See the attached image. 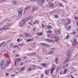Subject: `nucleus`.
<instances>
[{
	"label": "nucleus",
	"instance_id": "bf43d9fd",
	"mask_svg": "<svg viewBox=\"0 0 78 78\" xmlns=\"http://www.w3.org/2000/svg\"><path fill=\"white\" fill-rule=\"evenodd\" d=\"M3 28H0V31H2L3 30Z\"/></svg>",
	"mask_w": 78,
	"mask_h": 78
},
{
	"label": "nucleus",
	"instance_id": "338daca9",
	"mask_svg": "<svg viewBox=\"0 0 78 78\" xmlns=\"http://www.w3.org/2000/svg\"><path fill=\"white\" fill-rule=\"evenodd\" d=\"M67 66H68V64H66V67H67Z\"/></svg>",
	"mask_w": 78,
	"mask_h": 78
},
{
	"label": "nucleus",
	"instance_id": "c756f323",
	"mask_svg": "<svg viewBox=\"0 0 78 78\" xmlns=\"http://www.w3.org/2000/svg\"><path fill=\"white\" fill-rule=\"evenodd\" d=\"M31 54L32 55V56H36V53L35 52H32L31 53Z\"/></svg>",
	"mask_w": 78,
	"mask_h": 78
},
{
	"label": "nucleus",
	"instance_id": "9b49d317",
	"mask_svg": "<svg viewBox=\"0 0 78 78\" xmlns=\"http://www.w3.org/2000/svg\"><path fill=\"white\" fill-rule=\"evenodd\" d=\"M70 23H71V20H69L68 21V22L65 24V26H67L70 24Z\"/></svg>",
	"mask_w": 78,
	"mask_h": 78
},
{
	"label": "nucleus",
	"instance_id": "6e6552de",
	"mask_svg": "<svg viewBox=\"0 0 78 78\" xmlns=\"http://www.w3.org/2000/svg\"><path fill=\"white\" fill-rule=\"evenodd\" d=\"M54 53V51H48L47 53H46V55H51Z\"/></svg>",
	"mask_w": 78,
	"mask_h": 78
},
{
	"label": "nucleus",
	"instance_id": "2eb2a0df",
	"mask_svg": "<svg viewBox=\"0 0 78 78\" xmlns=\"http://www.w3.org/2000/svg\"><path fill=\"white\" fill-rule=\"evenodd\" d=\"M55 61L56 64H59V62H58V59L57 58H55Z\"/></svg>",
	"mask_w": 78,
	"mask_h": 78
},
{
	"label": "nucleus",
	"instance_id": "f704fd0d",
	"mask_svg": "<svg viewBox=\"0 0 78 78\" xmlns=\"http://www.w3.org/2000/svg\"><path fill=\"white\" fill-rule=\"evenodd\" d=\"M25 67H23L21 68L20 70L21 71L25 70Z\"/></svg>",
	"mask_w": 78,
	"mask_h": 78
},
{
	"label": "nucleus",
	"instance_id": "ddd939ff",
	"mask_svg": "<svg viewBox=\"0 0 78 78\" xmlns=\"http://www.w3.org/2000/svg\"><path fill=\"white\" fill-rule=\"evenodd\" d=\"M49 5L51 8H53L55 7V5L54 4H50V2H49Z\"/></svg>",
	"mask_w": 78,
	"mask_h": 78
},
{
	"label": "nucleus",
	"instance_id": "c9c22d12",
	"mask_svg": "<svg viewBox=\"0 0 78 78\" xmlns=\"http://www.w3.org/2000/svg\"><path fill=\"white\" fill-rule=\"evenodd\" d=\"M45 41L48 42H50V40L48 39H45Z\"/></svg>",
	"mask_w": 78,
	"mask_h": 78
},
{
	"label": "nucleus",
	"instance_id": "0e129e2a",
	"mask_svg": "<svg viewBox=\"0 0 78 78\" xmlns=\"http://www.w3.org/2000/svg\"><path fill=\"white\" fill-rule=\"evenodd\" d=\"M34 23V24L35 25H36V22H34V23Z\"/></svg>",
	"mask_w": 78,
	"mask_h": 78
},
{
	"label": "nucleus",
	"instance_id": "2f4dec72",
	"mask_svg": "<svg viewBox=\"0 0 78 78\" xmlns=\"http://www.w3.org/2000/svg\"><path fill=\"white\" fill-rule=\"evenodd\" d=\"M78 44V43H73L72 45L73 46H76V45Z\"/></svg>",
	"mask_w": 78,
	"mask_h": 78
},
{
	"label": "nucleus",
	"instance_id": "69168bd1",
	"mask_svg": "<svg viewBox=\"0 0 78 78\" xmlns=\"http://www.w3.org/2000/svg\"><path fill=\"white\" fill-rule=\"evenodd\" d=\"M11 24H10L8 25H7V27H8V26H11Z\"/></svg>",
	"mask_w": 78,
	"mask_h": 78
},
{
	"label": "nucleus",
	"instance_id": "6ab92c4d",
	"mask_svg": "<svg viewBox=\"0 0 78 78\" xmlns=\"http://www.w3.org/2000/svg\"><path fill=\"white\" fill-rule=\"evenodd\" d=\"M19 72V70L17 69H14V72L16 73H18V72Z\"/></svg>",
	"mask_w": 78,
	"mask_h": 78
},
{
	"label": "nucleus",
	"instance_id": "58836bf2",
	"mask_svg": "<svg viewBox=\"0 0 78 78\" xmlns=\"http://www.w3.org/2000/svg\"><path fill=\"white\" fill-rule=\"evenodd\" d=\"M48 33H52V31L50 30H49L48 31Z\"/></svg>",
	"mask_w": 78,
	"mask_h": 78
},
{
	"label": "nucleus",
	"instance_id": "de8ad7c7",
	"mask_svg": "<svg viewBox=\"0 0 78 78\" xmlns=\"http://www.w3.org/2000/svg\"><path fill=\"white\" fill-rule=\"evenodd\" d=\"M28 23L30 24V25H31V26H34L33 24V23H32L29 22Z\"/></svg>",
	"mask_w": 78,
	"mask_h": 78
},
{
	"label": "nucleus",
	"instance_id": "412c9836",
	"mask_svg": "<svg viewBox=\"0 0 78 78\" xmlns=\"http://www.w3.org/2000/svg\"><path fill=\"white\" fill-rule=\"evenodd\" d=\"M12 3L14 4V5H17V2L15 1H12Z\"/></svg>",
	"mask_w": 78,
	"mask_h": 78
},
{
	"label": "nucleus",
	"instance_id": "e433bc0d",
	"mask_svg": "<svg viewBox=\"0 0 78 78\" xmlns=\"http://www.w3.org/2000/svg\"><path fill=\"white\" fill-rule=\"evenodd\" d=\"M47 35L48 36V37H51V36H53V34H51L50 35H48V34Z\"/></svg>",
	"mask_w": 78,
	"mask_h": 78
},
{
	"label": "nucleus",
	"instance_id": "dca6fc26",
	"mask_svg": "<svg viewBox=\"0 0 78 78\" xmlns=\"http://www.w3.org/2000/svg\"><path fill=\"white\" fill-rule=\"evenodd\" d=\"M33 40V38H32L30 39H27V42H31V41H32Z\"/></svg>",
	"mask_w": 78,
	"mask_h": 78
},
{
	"label": "nucleus",
	"instance_id": "8fccbe9b",
	"mask_svg": "<svg viewBox=\"0 0 78 78\" xmlns=\"http://www.w3.org/2000/svg\"><path fill=\"white\" fill-rule=\"evenodd\" d=\"M59 69H60V67H58L57 69V71H59Z\"/></svg>",
	"mask_w": 78,
	"mask_h": 78
},
{
	"label": "nucleus",
	"instance_id": "1a4fd4ad",
	"mask_svg": "<svg viewBox=\"0 0 78 78\" xmlns=\"http://www.w3.org/2000/svg\"><path fill=\"white\" fill-rule=\"evenodd\" d=\"M71 53V51L69 50L67 53V56H69V57H70V53Z\"/></svg>",
	"mask_w": 78,
	"mask_h": 78
},
{
	"label": "nucleus",
	"instance_id": "0eeeda50",
	"mask_svg": "<svg viewBox=\"0 0 78 78\" xmlns=\"http://www.w3.org/2000/svg\"><path fill=\"white\" fill-rule=\"evenodd\" d=\"M60 29H57L55 30V34H58L60 33Z\"/></svg>",
	"mask_w": 78,
	"mask_h": 78
},
{
	"label": "nucleus",
	"instance_id": "774afa93",
	"mask_svg": "<svg viewBox=\"0 0 78 78\" xmlns=\"http://www.w3.org/2000/svg\"><path fill=\"white\" fill-rule=\"evenodd\" d=\"M44 76V75H42V76H41V78H42V77H43V76Z\"/></svg>",
	"mask_w": 78,
	"mask_h": 78
},
{
	"label": "nucleus",
	"instance_id": "c85d7f7f",
	"mask_svg": "<svg viewBox=\"0 0 78 78\" xmlns=\"http://www.w3.org/2000/svg\"><path fill=\"white\" fill-rule=\"evenodd\" d=\"M33 67H34V69H36V67H37L38 68V69H40L41 68V67H40V66H37L34 65L33 66Z\"/></svg>",
	"mask_w": 78,
	"mask_h": 78
},
{
	"label": "nucleus",
	"instance_id": "37998d69",
	"mask_svg": "<svg viewBox=\"0 0 78 78\" xmlns=\"http://www.w3.org/2000/svg\"><path fill=\"white\" fill-rule=\"evenodd\" d=\"M59 5L60 7H64V6L63 5H62V3H60Z\"/></svg>",
	"mask_w": 78,
	"mask_h": 78
},
{
	"label": "nucleus",
	"instance_id": "9d476101",
	"mask_svg": "<svg viewBox=\"0 0 78 78\" xmlns=\"http://www.w3.org/2000/svg\"><path fill=\"white\" fill-rule=\"evenodd\" d=\"M11 62V61L9 60V61H7L6 62V65H5V66L6 67H7L8 66L7 65H9V64H10Z\"/></svg>",
	"mask_w": 78,
	"mask_h": 78
},
{
	"label": "nucleus",
	"instance_id": "4d7b16f0",
	"mask_svg": "<svg viewBox=\"0 0 78 78\" xmlns=\"http://www.w3.org/2000/svg\"><path fill=\"white\" fill-rule=\"evenodd\" d=\"M14 18H16L17 17V16L16 15H14L13 16Z\"/></svg>",
	"mask_w": 78,
	"mask_h": 78
},
{
	"label": "nucleus",
	"instance_id": "b1692460",
	"mask_svg": "<svg viewBox=\"0 0 78 78\" xmlns=\"http://www.w3.org/2000/svg\"><path fill=\"white\" fill-rule=\"evenodd\" d=\"M47 28L48 29H51L53 28V27L52 26H51L50 25H48L47 26Z\"/></svg>",
	"mask_w": 78,
	"mask_h": 78
},
{
	"label": "nucleus",
	"instance_id": "e2e57ef3",
	"mask_svg": "<svg viewBox=\"0 0 78 78\" xmlns=\"http://www.w3.org/2000/svg\"><path fill=\"white\" fill-rule=\"evenodd\" d=\"M5 75H6V76H8V73H6L5 74Z\"/></svg>",
	"mask_w": 78,
	"mask_h": 78
},
{
	"label": "nucleus",
	"instance_id": "423d86ee",
	"mask_svg": "<svg viewBox=\"0 0 78 78\" xmlns=\"http://www.w3.org/2000/svg\"><path fill=\"white\" fill-rule=\"evenodd\" d=\"M54 37H55L54 41L56 42H59V37L58 36H55Z\"/></svg>",
	"mask_w": 78,
	"mask_h": 78
},
{
	"label": "nucleus",
	"instance_id": "052dcab7",
	"mask_svg": "<svg viewBox=\"0 0 78 78\" xmlns=\"http://www.w3.org/2000/svg\"><path fill=\"white\" fill-rule=\"evenodd\" d=\"M23 64V63L21 62L20 63V66H22Z\"/></svg>",
	"mask_w": 78,
	"mask_h": 78
},
{
	"label": "nucleus",
	"instance_id": "a211bd4d",
	"mask_svg": "<svg viewBox=\"0 0 78 78\" xmlns=\"http://www.w3.org/2000/svg\"><path fill=\"white\" fill-rule=\"evenodd\" d=\"M37 35H38V36H42V35L43 34V33H42V32H40L37 33Z\"/></svg>",
	"mask_w": 78,
	"mask_h": 78
},
{
	"label": "nucleus",
	"instance_id": "4468645a",
	"mask_svg": "<svg viewBox=\"0 0 78 78\" xmlns=\"http://www.w3.org/2000/svg\"><path fill=\"white\" fill-rule=\"evenodd\" d=\"M13 44L12 43L11 44H10V46H11L13 48H17V45H14L13 46Z\"/></svg>",
	"mask_w": 78,
	"mask_h": 78
},
{
	"label": "nucleus",
	"instance_id": "a878e982",
	"mask_svg": "<svg viewBox=\"0 0 78 78\" xmlns=\"http://www.w3.org/2000/svg\"><path fill=\"white\" fill-rule=\"evenodd\" d=\"M54 16L55 18V19H57V18H58V15L56 14L54 15Z\"/></svg>",
	"mask_w": 78,
	"mask_h": 78
},
{
	"label": "nucleus",
	"instance_id": "f8f14e48",
	"mask_svg": "<svg viewBox=\"0 0 78 78\" xmlns=\"http://www.w3.org/2000/svg\"><path fill=\"white\" fill-rule=\"evenodd\" d=\"M69 58H68L66 59V60L64 62V64H66V63H67V62H69Z\"/></svg>",
	"mask_w": 78,
	"mask_h": 78
},
{
	"label": "nucleus",
	"instance_id": "09e8293b",
	"mask_svg": "<svg viewBox=\"0 0 78 78\" xmlns=\"http://www.w3.org/2000/svg\"><path fill=\"white\" fill-rule=\"evenodd\" d=\"M74 19H76V20H78V17H77L76 16H75L74 17Z\"/></svg>",
	"mask_w": 78,
	"mask_h": 78
},
{
	"label": "nucleus",
	"instance_id": "473e14b6",
	"mask_svg": "<svg viewBox=\"0 0 78 78\" xmlns=\"http://www.w3.org/2000/svg\"><path fill=\"white\" fill-rule=\"evenodd\" d=\"M45 3V0H42L41 2V5H42Z\"/></svg>",
	"mask_w": 78,
	"mask_h": 78
},
{
	"label": "nucleus",
	"instance_id": "7ed1b4c3",
	"mask_svg": "<svg viewBox=\"0 0 78 78\" xmlns=\"http://www.w3.org/2000/svg\"><path fill=\"white\" fill-rule=\"evenodd\" d=\"M23 10L22 9H20L19 10L18 12V17L20 18L22 16V12Z\"/></svg>",
	"mask_w": 78,
	"mask_h": 78
},
{
	"label": "nucleus",
	"instance_id": "bb28decb",
	"mask_svg": "<svg viewBox=\"0 0 78 78\" xmlns=\"http://www.w3.org/2000/svg\"><path fill=\"white\" fill-rule=\"evenodd\" d=\"M70 34H71V35H75V34H76V32L74 31L72 33H70Z\"/></svg>",
	"mask_w": 78,
	"mask_h": 78
},
{
	"label": "nucleus",
	"instance_id": "393cba45",
	"mask_svg": "<svg viewBox=\"0 0 78 78\" xmlns=\"http://www.w3.org/2000/svg\"><path fill=\"white\" fill-rule=\"evenodd\" d=\"M30 8V6H28L25 8V10H28Z\"/></svg>",
	"mask_w": 78,
	"mask_h": 78
},
{
	"label": "nucleus",
	"instance_id": "aec40b11",
	"mask_svg": "<svg viewBox=\"0 0 78 78\" xmlns=\"http://www.w3.org/2000/svg\"><path fill=\"white\" fill-rule=\"evenodd\" d=\"M68 71L67 69H65L64 70V74H66L67 72Z\"/></svg>",
	"mask_w": 78,
	"mask_h": 78
},
{
	"label": "nucleus",
	"instance_id": "13d9d810",
	"mask_svg": "<svg viewBox=\"0 0 78 78\" xmlns=\"http://www.w3.org/2000/svg\"><path fill=\"white\" fill-rule=\"evenodd\" d=\"M33 30L34 31H34H36V29L35 28H33Z\"/></svg>",
	"mask_w": 78,
	"mask_h": 78
},
{
	"label": "nucleus",
	"instance_id": "f257e3e1",
	"mask_svg": "<svg viewBox=\"0 0 78 78\" xmlns=\"http://www.w3.org/2000/svg\"><path fill=\"white\" fill-rule=\"evenodd\" d=\"M33 17V16H30L26 20H24L23 21H21V22L20 23V26L22 27H23V25H25V22H26V21L27 20H30V19H31Z\"/></svg>",
	"mask_w": 78,
	"mask_h": 78
},
{
	"label": "nucleus",
	"instance_id": "a19ab883",
	"mask_svg": "<svg viewBox=\"0 0 78 78\" xmlns=\"http://www.w3.org/2000/svg\"><path fill=\"white\" fill-rule=\"evenodd\" d=\"M60 75H62L63 74H64V73H63V71H61L60 72Z\"/></svg>",
	"mask_w": 78,
	"mask_h": 78
},
{
	"label": "nucleus",
	"instance_id": "3c124183",
	"mask_svg": "<svg viewBox=\"0 0 78 78\" xmlns=\"http://www.w3.org/2000/svg\"><path fill=\"white\" fill-rule=\"evenodd\" d=\"M31 2H34V1H35V0H36V1H37L39 2L40 0H30Z\"/></svg>",
	"mask_w": 78,
	"mask_h": 78
},
{
	"label": "nucleus",
	"instance_id": "f03ea898",
	"mask_svg": "<svg viewBox=\"0 0 78 78\" xmlns=\"http://www.w3.org/2000/svg\"><path fill=\"white\" fill-rule=\"evenodd\" d=\"M5 63L4 61H2L1 62V68L2 70H5Z\"/></svg>",
	"mask_w": 78,
	"mask_h": 78
},
{
	"label": "nucleus",
	"instance_id": "7c9ffc66",
	"mask_svg": "<svg viewBox=\"0 0 78 78\" xmlns=\"http://www.w3.org/2000/svg\"><path fill=\"white\" fill-rule=\"evenodd\" d=\"M42 66L43 67H47V63H44L42 64Z\"/></svg>",
	"mask_w": 78,
	"mask_h": 78
},
{
	"label": "nucleus",
	"instance_id": "5fc2aeb1",
	"mask_svg": "<svg viewBox=\"0 0 78 78\" xmlns=\"http://www.w3.org/2000/svg\"><path fill=\"white\" fill-rule=\"evenodd\" d=\"M20 39H19V38H18L17 39V41L19 42V41H20Z\"/></svg>",
	"mask_w": 78,
	"mask_h": 78
},
{
	"label": "nucleus",
	"instance_id": "72a5a7b5",
	"mask_svg": "<svg viewBox=\"0 0 78 78\" xmlns=\"http://www.w3.org/2000/svg\"><path fill=\"white\" fill-rule=\"evenodd\" d=\"M27 71H31L32 70V69H31L30 67H29V68L27 70Z\"/></svg>",
	"mask_w": 78,
	"mask_h": 78
},
{
	"label": "nucleus",
	"instance_id": "a18cd8bd",
	"mask_svg": "<svg viewBox=\"0 0 78 78\" xmlns=\"http://www.w3.org/2000/svg\"><path fill=\"white\" fill-rule=\"evenodd\" d=\"M25 37H28V34H27V33H26L25 34Z\"/></svg>",
	"mask_w": 78,
	"mask_h": 78
},
{
	"label": "nucleus",
	"instance_id": "ea45409f",
	"mask_svg": "<svg viewBox=\"0 0 78 78\" xmlns=\"http://www.w3.org/2000/svg\"><path fill=\"white\" fill-rule=\"evenodd\" d=\"M41 26H42V28H43V29H44V24L43 23H42L41 24Z\"/></svg>",
	"mask_w": 78,
	"mask_h": 78
},
{
	"label": "nucleus",
	"instance_id": "79ce46f5",
	"mask_svg": "<svg viewBox=\"0 0 78 78\" xmlns=\"http://www.w3.org/2000/svg\"><path fill=\"white\" fill-rule=\"evenodd\" d=\"M45 74H46V75H48V73H47V69H46V70H45Z\"/></svg>",
	"mask_w": 78,
	"mask_h": 78
},
{
	"label": "nucleus",
	"instance_id": "39448f33",
	"mask_svg": "<svg viewBox=\"0 0 78 78\" xmlns=\"http://www.w3.org/2000/svg\"><path fill=\"white\" fill-rule=\"evenodd\" d=\"M55 66H53L52 67H51V74H53L54 70H55Z\"/></svg>",
	"mask_w": 78,
	"mask_h": 78
},
{
	"label": "nucleus",
	"instance_id": "f3484780",
	"mask_svg": "<svg viewBox=\"0 0 78 78\" xmlns=\"http://www.w3.org/2000/svg\"><path fill=\"white\" fill-rule=\"evenodd\" d=\"M5 2H7V0H0V3H5Z\"/></svg>",
	"mask_w": 78,
	"mask_h": 78
},
{
	"label": "nucleus",
	"instance_id": "c03bdc74",
	"mask_svg": "<svg viewBox=\"0 0 78 78\" xmlns=\"http://www.w3.org/2000/svg\"><path fill=\"white\" fill-rule=\"evenodd\" d=\"M3 29H4L5 30H8V28L6 27H5L3 28Z\"/></svg>",
	"mask_w": 78,
	"mask_h": 78
},
{
	"label": "nucleus",
	"instance_id": "6e6d98bb",
	"mask_svg": "<svg viewBox=\"0 0 78 78\" xmlns=\"http://www.w3.org/2000/svg\"><path fill=\"white\" fill-rule=\"evenodd\" d=\"M37 58H38V59H40L41 58V57H39V56H37Z\"/></svg>",
	"mask_w": 78,
	"mask_h": 78
},
{
	"label": "nucleus",
	"instance_id": "4c0bfd02",
	"mask_svg": "<svg viewBox=\"0 0 78 78\" xmlns=\"http://www.w3.org/2000/svg\"><path fill=\"white\" fill-rule=\"evenodd\" d=\"M74 43H77L76 42V39L74 38L73 41Z\"/></svg>",
	"mask_w": 78,
	"mask_h": 78
},
{
	"label": "nucleus",
	"instance_id": "5701e85b",
	"mask_svg": "<svg viewBox=\"0 0 78 78\" xmlns=\"http://www.w3.org/2000/svg\"><path fill=\"white\" fill-rule=\"evenodd\" d=\"M35 8H36V7H34L33 9V10L34 11H35V10H36L38 8V7L37 6H36V9Z\"/></svg>",
	"mask_w": 78,
	"mask_h": 78
},
{
	"label": "nucleus",
	"instance_id": "20e7f679",
	"mask_svg": "<svg viewBox=\"0 0 78 78\" xmlns=\"http://www.w3.org/2000/svg\"><path fill=\"white\" fill-rule=\"evenodd\" d=\"M41 45L42 47H50V45L44 43H42L41 44Z\"/></svg>",
	"mask_w": 78,
	"mask_h": 78
},
{
	"label": "nucleus",
	"instance_id": "4be33fe9",
	"mask_svg": "<svg viewBox=\"0 0 78 78\" xmlns=\"http://www.w3.org/2000/svg\"><path fill=\"white\" fill-rule=\"evenodd\" d=\"M5 44V41H3L0 44V48L4 44Z\"/></svg>",
	"mask_w": 78,
	"mask_h": 78
},
{
	"label": "nucleus",
	"instance_id": "603ef678",
	"mask_svg": "<svg viewBox=\"0 0 78 78\" xmlns=\"http://www.w3.org/2000/svg\"><path fill=\"white\" fill-rule=\"evenodd\" d=\"M70 28H71V26H69L68 27V30H70Z\"/></svg>",
	"mask_w": 78,
	"mask_h": 78
},
{
	"label": "nucleus",
	"instance_id": "49530a36",
	"mask_svg": "<svg viewBox=\"0 0 78 78\" xmlns=\"http://www.w3.org/2000/svg\"><path fill=\"white\" fill-rule=\"evenodd\" d=\"M66 39H69V35H68L66 37Z\"/></svg>",
	"mask_w": 78,
	"mask_h": 78
},
{
	"label": "nucleus",
	"instance_id": "864d4df0",
	"mask_svg": "<svg viewBox=\"0 0 78 78\" xmlns=\"http://www.w3.org/2000/svg\"><path fill=\"white\" fill-rule=\"evenodd\" d=\"M50 42H52V43H53V42H54V41H53V40H50Z\"/></svg>",
	"mask_w": 78,
	"mask_h": 78
},
{
	"label": "nucleus",
	"instance_id": "680f3d73",
	"mask_svg": "<svg viewBox=\"0 0 78 78\" xmlns=\"http://www.w3.org/2000/svg\"><path fill=\"white\" fill-rule=\"evenodd\" d=\"M16 57H19V55L17 54L16 55Z\"/></svg>",
	"mask_w": 78,
	"mask_h": 78
},
{
	"label": "nucleus",
	"instance_id": "cd10ccee",
	"mask_svg": "<svg viewBox=\"0 0 78 78\" xmlns=\"http://www.w3.org/2000/svg\"><path fill=\"white\" fill-rule=\"evenodd\" d=\"M16 61H17V62H20V61H21V59L20 58H17L16 59Z\"/></svg>",
	"mask_w": 78,
	"mask_h": 78
}]
</instances>
